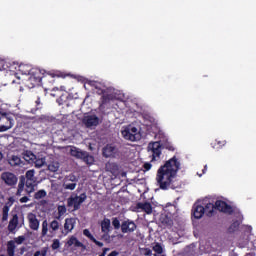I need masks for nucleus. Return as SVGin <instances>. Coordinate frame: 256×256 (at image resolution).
<instances>
[{
	"instance_id": "1",
	"label": "nucleus",
	"mask_w": 256,
	"mask_h": 256,
	"mask_svg": "<svg viewBox=\"0 0 256 256\" xmlns=\"http://www.w3.org/2000/svg\"><path fill=\"white\" fill-rule=\"evenodd\" d=\"M181 169V162L177 156H173L164 165L160 166L156 173V183L162 191H169V189H177L179 184L175 181L177 173Z\"/></svg>"
},
{
	"instance_id": "2",
	"label": "nucleus",
	"mask_w": 256,
	"mask_h": 256,
	"mask_svg": "<svg viewBox=\"0 0 256 256\" xmlns=\"http://www.w3.org/2000/svg\"><path fill=\"white\" fill-rule=\"evenodd\" d=\"M23 191H25L27 195L35 193V180H26L25 176H20L16 197H21V195H23Z\"/></svg>"
},
{
	"instance_id": "3",
	"label": "nucleus",
	"mask_w": 256,
	"mask_h": 256,
	"mask_svg": "<svg viewBox=\"0 0 256 256\" xmlns=\"http://www.w3.org/2000/svg\"><path fill=\"white\" fill-rule=\"evenodd\" d=\"M59 229H61V223L58 220H52L50 223L47 220H43L41 237H47L48 233H50L48 237H55Z\"/></svg>"
},
{
	"instance_id": "4",
	"label": "nucleus",
	"mask_w": 256,
	"mask_h": 256,
	"mask_svg": "<svg viewBox=\"0 0 256 256\" xmlns=\"http://www.w3.org/2000/svg\"><path fill=\"white\" fill-rule=\"evenodd\" d=\"M70 155L76 159H82L87 165H93V163H95V158L93 156L89 155L87 151H82L75 146L70 149Z\"/></svg>"
},
{
	"instance_id": "5",
	"label": "nucleus",
	"mask_w": 256,
	"mask_h": 256,
	"mask_svg": "<svg viewBox=\"0 0 256 256\" xmlns=\"http://www.w3.org/2000/svg\"><path fill=\"white\" fill-rule=\"evenodd\" d=\"M87 201V194L84 192L79 196L73 193L67 200L68 207H73V211H79L81 205Z\"/></svg>"
},
{
	"instance_id": "6",
	"label": "nucleus",
	"mask_w": 256,
	"mask_h": 256,
	"mask_svg": "<svg viewBox=\"0 0 256 256\" xmlns=\"http://www.w3.org/2000/svg\"><path fill=\"white\" fill-rule=\"evenodd\" d=\"M162 151L161 142L159 141L150 142L147 146V153L152 162L161 159Z\"/></svg>"
},
{
	"instance_id": "7",
	"label": "nucleus",
	"mask_w": 256,
	"mask_h": 256,
	"mask_svg": "<svg viewBox=\"0 0 256 256\" xmlns=\"http://www.w3.org/2000/svg\"><path fill=\"white\" fill-rule=\"evenodd\" d=\"M43 79H47V75L43 73V71L39 68H32L30 72V77L28 79L29 83H31L32 87H37L41 85V81Z\"/></svg>"
},
{
	"instance_id": "8",
	"label": "nucleus",
	"mask_w": 256,
	"mask_h": 256,
	"mask_svg": "<svg viewBox=\"0 0 256 256\" xmlns=\"http://www.w3.org/2000/svg\"><path fill=\"white\" fill-rule=\"evenodd\" d=\"M121 133L126 141H139L141 139V133L135 126H128Z\"/></svg>"
},
{
	"instance_id": "9",
	"label": "nucleus",
	"mask_w": 256,
	"mask_h": 256,
	"mask_svg": "<svg viewBox=\"0 0 256 256\" xmlns=\"http://www.w3.org/2000/svg\"><path fill=\"white\" fill-rule=\"evenodd\" d=\"M214 207L217 209V211H220V213H225L226 215H233L235 213L233 206L227 204V202L223 200H217Z\"/></svg>"
},
{
	"instance_id": "10",
	"label": "nucleus",
	"mask_w": 256,
	"mask_h": 256,
	"mask_svg": "<svg viewBox=\"0 0 256 256\" xmlns=\"http://www.w3.org/2000/svg\"><path fill=\"white\" fill-rule=\"evenodd\" d=\"M135 231H137V224L135 223V221H133L129 218L122 221V223H121V233L131 234V233H135Z\"/></svg>"
},
{
	"instance_id": "11",
	"label": "nucleus",
	"mask_w": 256,
	"mask_h": 256,
	"mask_svg": "<svg viewBox=\"0 0 256 256\" xmlns=\"http://www.w3.org/2000/svg\"><path fill=\"white\" fill-rule=\"evenodd\" d=\"M0 133L9 131L13 127V119L7 116V113L0 112Z\"/></svg>"
},
{
	"instance_id": "12",
	"label": "nucleus",
	"mask_w": 256,
	"mask_h": 256,
	"mask_svg": "<svg viewBox=\"0 0 256 256\" xmlns=\"http://www.w3.org/2000/svg\"><path fill=\"white\" fill-rule=\"evenodd\" d=\"M1 179L8 185V187H15L17 185V181H19V178L11 172H3L1 174Z\"/></svg>"
},
{
	"instance_id": "13",
	"label": "nucleus",
	"mask_w": 256,
	"mask_h": 256,
	"mask_svg": "<svg viewBox=\"0 0 256 256\" xmlns=\"http://www.w3.org/2000/svg\"><path fill=\"white\" fill-rule=\"evenodd\" d=\"M82 123L83 125H85V127H87L88 129H91V127H97V125H99V117H97V115H88L85 116L82 119Z\"/></svg>"
},
{
	"instance_id": "14",
	"label": "nucleus",
	"mask_w": 256,
	"mask_h": 256,
	"mask_svg": "<svg viewBox=\"0 0 256 256\" xmlns=\"http://www.w3.org/2000/svg\"><path fill=\"white\" fill-rule=\"evenodd\" d=\"M29 228L32 231H39V219H37V215H35L33 212L28 213L27 215Z\"/></svg>"
},
{
	"instance_id": "15",
	"label": "nucleus",
	"mask_w": 256,
	"mask_h": 256,
	"mask_svg": "<svg viewBox=\"0 0 256 256\" xmlns=\"http://www.w3.org/2000/svg\"><path fill=\"white\" fill-rule=\"evenodd\" d=\"M118 149L113 144L106 145L102 150L103 157L109 158V157H115L118 153Z\"/></svg>"
},
{
	"instance_id": "16",
	"label": "nucleus",
	"mask_w": 256,
	"mask_h": 256,
	"mask_svg": "<svg viewBox=\"0 0 256 256\" xmlns=\"http://www.w3.org/2000/svg\"><path fill=\"white\" fill-rule=\"evenodd\" d=\"M137 209H141L147 215H151L153 213V206L149 202H139L136 205Z\"/></svg>"
},
{
	"instance_id": "17",
	"label": "nucleus",
	"mask_w": 256,
	"mask_h": 256,
	"mask_svg": "<svg viewBox=\"0 0 256 256\" xmlns=\"http://www.w3.org/2000/svg\"><path fill=\"white\" fill-rule=\"evenodd\" d=\"M77 220L75 218H66L64 223V231L71 233L75 229Z\"/></svg>"
},
{
	"instance_id": "18",
	"label": "nucleus",
	"mask_w": 256,
	"mask_h": 256,
	"mask_svg": "<svg viewBox=\"0 0 256 256\" xmlns=\"http://www.w3.org/2000/svg\"><path fill=\"white\" fill-rule=\"evenodd\" d=\"M192 215L195 219H201L205 215V207L201 205H194L192 209Z\"/></svg>"
},
{
	"instance_id": "19",
	"label": "nucleus",
	"mask_w": 256,
	"mask_h": 256,
	"mask_svg": "<svg viewBox=\"0 0 256 256\" xmlns=\"http://www.w3.org/2000/svg\"><path fill=\"white\" fill-rule=\"evenodd\" d=\"M18 225H19V216L17 214H14L8 224V231L10 233H13V231H15L17 229Z\"/></svg>"
},
{
	"instance_id": "20",
	"label": "nucleus",
	"mask_w": 256,
	"mask_h": 256,
	"mask_svg": "<svg viewBox=\"0 0 256 256\" xmlns=\"http://www.w3.org/2000/svg\"><path fill=\"white\" fill-rule=\"evenodd\" d=\"M101 231L105 235H108L109 231H111V220L109 218H104L101 222Z\"/></svg>"
},
{
	"instance_id": "21",
	"label": "nucleus",
	"mask_w": 256,
	"mask_h": 256,
	"mask_svg": "<svg viewBox=\"0 0 256 256\" xmlns=\"http://www.w3.org/2000/svg\"><path fill=\"white\" fill-rule=\"evenodd\" d=\"M159 142L161 143L162 150L167 149L168 151H175V147L167 138H163L162 140H159Z\"/></svg>"
},
{
	"instance_id": "22",
	"label": "nucleus",
	"mask_w": 256,
	"mask_h": 256,
	"mask_svg": "<svg viewBox=\"0 0 256 256\" xmlns=\"http://www.w3.org/2000/svg\"><path fill=\"white\" fill-rule=\"evenodd\" d=\"M204 213H206L207 217H213L215 213V204L207 203L204 207Z\"/></svg>"
},
{
	"instance_id": "23",
	"label": "nucleus",
	"mask_w": 256,
	"mask_h": 256,
	"mask_svg": "<svg viewBox=\"0 0 256 256\" xmlns=\"http://www.w3.org/2000/svg\"><path fill=\"white\" fill-rule=\"evenodd\" d=\"M9 165H11V167H19L21 166V163H23V161H21V158L19 156H11V158H9L8 160Z\"/></svg>"
},
{
	"instance_id": "24",
	"label": "nucleus",
	"mask_w": 256,
	"mask_h": 256,
	"mask_svg": "<svg viewBox=\"0 0 256 256\" xmlns=\"http://www.w3.org/2000/svg\"><path fill=\"white\" fill-rule=\"evenodd\" d=\"M227 145V141L226 140H219L216 139L214 142L211 143V147L212 149H223V147H225Z\"/></svg>"
},
{
	"instance_id": "25",
	"label": "nucleus",
	"mask_w": 256,
	"mask_h": 256,
	"mask_svg": "<svg viewBox=\"0 0 256 256\" xmlns=\"http://www.w3.org/2000/svg\"><path fill=\"white\" fill-rule=\"evenodd\" d=\"M15 241L10 240L7 242V255L8 256H15Z\"/></svg>"
},
{
	"instance_id": "26",
	"label": "nucleus",
	"mask_w": 256,
	"mask_h": 256,
	"mask_svg": "<svg viewBox=\"0 0 256 256\" xmlns=\"http://www.w3.org/2000/svg\"><path fill=\"white\" fill-rule=\"evenodd\" d=\"M11 205L9 203H6L4 207L2 208V222L5 223L7 219H9V209Z\"/></svg>"
},
{
	"instance_id": "27",
	"label": "nucleus",
	"mask_w": 256,
	"mask_h": 256,
	"mask_svg": "<svg viewBox=\"0 0 256 256\" xmlns=\"http://www.w3.org/2000/svg\"><path fill=\"white\" fill-rule=\"evenodd\" d=\"M31 66L29 65H25V64H21L19 66V71L22 72V75H30L31 74Z\"/></svg>"
},
{
	"instance_id": "28",
	"label": "nucleus",
	"mask_w": 256,
	"mask_h": 256,
	"mask_svg": "<svg viewBox=\"0 0 256 256\" xmlns=\"http://www.w3.org/2000/svg\"><path fill=\"white\" fill-rule=\"evenodd\" d=\"M106 169L107 171H110V173H117V171H119V166L115 163H107L106 164Z\"/></svg>"
},
{
	"instance_id": "29",
	"label": "nucleus",
	"mask_w": 256,
	"mask_h": 256,
	"mask_svg": "<svg viewBox=\"0 0 256 256\" xmlns=\"http://www.w3.org/2000/svg\"><path fill=\"white\" fill-rule=\"evenodd\" d=\"M239 225H241V223L239 222V220L234 221L228 228V233H235V231H239Z\"/></svg>"
},
{
	"instance_id": "30",
	"label": "nucleus",
	"mask_w": 256,
	"mask_h": 256,
	"mask_svg": "<svg viewBox=\"0 0 256 256\" xmlns=\"http://www.w3.org/2000/svg\"><path fill=\"white\" fill-rule=\"evenodd\" d=\"M57 210H58V215L56 216L57 220L61 219L63 215L67 213V207H65V205H59Z\"/></svg>"
},
{
	"instance_id": "31",
	"label": "nucleus",
	"mask_w": 256,
	"mask_h": 256,
	"mask_svg": "<svg viewBox=\"0 0 256 256\" xmlns=\"http://www.w3.org/2000/svg\"><path fill=\"white\" fill-rule=\"evenodd\" d=\"M60 164L59 162H51L48 165V171H51L52 173H57L59 171Z\"/></svg>"
},
{
	"instance_id": "32",
	"label": "nucleus",
	"mask_w": 256,
	"mask_h": 256,
	"mask_svg": "<svg viewBox=\"0 0 256 256\" xmlns=\"http://www.w3.org/2000/svg\"><path fill=\"white\" fill-rule=\"evenodd\" d=\"M44 197H47V191L45 190H39L34 194V199L39 201V199H44Z\"/></svg>"
},
{
	"instance_id": "33",
	"label": "nucleus",
	"mask_w": 256,
	"mask_h": 256,
	"mask_svg": "<svg viewBox=\"0 0 256 256\" xmlns=\"http://www.w3.org/2000/svg\"><path fill=\"white\" fill-rule=\"evenodd\" d=\"M162 225H165L166 227H173V219L165 216L161 220Z\"/></svg>"
},
{
	"instance_id": "34",
	"label": "nucleus",
	"mask_w": 256,
	"mask_h": 256,
	"mask_svg": "<svg viewBox=\"0 0 256 256\" xmlns=\"http://www.w3.org/2000/svg\"><path fill=\"white\" fill-rule=\"evenodd\" d=\"M112 226L116 231L121 229V221H119V218L117 217L112 218Z\"/></svg>"
},
{
	"instance_id": "35",
	"label": "nucleus",
	"mask_w": 256,
	"mask_h": 256,
	"mask_svg": "<svg viewBox=\"0 0 256 256\" xmlns=\"http://www.w3.org/2000/svg\"><path fill=\"white\" fill-rule=\"evenodd\" d=\"M34 165L36 169H41L43 165H45V158H38L34 161Z\"/></svg>"
},
{
	"instance_id": "36",
	"label": "nucleus",
	"mask_w": 256,
	"mask_h": 256,
	"mask_svg": "<svg viewBox=\"0 0 256 256\" xmlns=\"http://www.w3.org/2000/svg\"><path fill=\"white\" fill-rule=\"evenodd\" d=\"M77 187V183H64L63 188L68 191H75V188Z\"/></svg>"
},
{
	"instance_id": "37",
	"label": "nucleus",
	"mask_w": 256,
	"mask_h": 256,
	"mask_svg": "<svg viewBox=\"0 0 256 256\" xmlns=\"http://www.w3.org/2000/svg\"><path fill=\"white\" fill-rule=\"evenodd\" d=\"M61 247V241L59 239H54L51 244L52 251H57Z\"/></svg>"
},
{
	"instance_id": "38",
	"label": "nucleus",
	"mask_w": 256,
	"mask_h": 256,
	"mask_svg": "<svg viewBox=\"0 0 256 256\" xmlns=\"http://www.w3.org/2000/svg\"><path fill=\"white\" fill-rule=\"evenodd\" d=\"M24 177L26 180H35V170H28Z\"/></svg>"
},
{
	"instance_id": "39",
	"label": "nucleus",
	"mask_w": 256,
	"mask_h": 256,
	"mask_svg": "<svg viewBox=\"0 0 256 256\" xmlns=\"http://www.w3.org/2000/svg\"><path fill=\"white\" fill-rule=\"evenodd\" d=\"M153 251H155V253H157L158 255H163V246L157 243L156 245L153 246Z\"/></svg>"
},
{
	"instance_id": "40",
	"label": "nucleus",
	"mask_w": 256,
	"mask_h": 256,
	"mask_svg": "<svg viewBox=\"0 0 256 256\" xmlns=\"http://www.w3.org/2000/svg\"><path fill=\"white\" fill-rule=\"evenodd\" d=\"M140 253L141 255H145V256L153 255V251L150 248H141Z\"/></svg>"
},
{
	"instance_id": "41",
	"label": "nucleus",
	"mask_w": 256,
	"mask_h": 256,
	"mask_svg": "<svg viewBox=\"0 0 256 256\" xmlns=\"http://www.w3.org/2000/svg\"><path fill=\"white\" fill-rule=\"evenodd\" d=\"M48 248L45 247L41 251H36L33 256H47Z\"/></svg>"
},
{
	"instance_id": "42",
	"label": "nucleus",
	"mask_w": 256,
	"mask_h": 256,
	"mask_svg": "<svg viewBox=\"0 0 256 256\" xmlns=\"http://www.w3.org/2000/svg\"><path fill=\"white\" fill-rule=\"evenodd\" d=\"M83 235H85V237H87L88 239H90V241L95 239V236H93V234H91V232L89 231V229H84L83 230Z\"/></svg>"
},
{
	"instance_id": "43",
	"label": "nucleus",
	"mask_w": 256,
	"mask_h": 256,
	"mask_svg": "<svg viewBox=\"0 0 256 256\" xmlns=\"http://www.w3.org/2000/svg\"><path fill=\"white\" fill-rule=\"evenodd\" d=\"M101 103L102 104L100 105V107H103V105H107V103H109V96L102 95Z\"/></svg>"
},
{
	"instance_id": "44",
	"label": "nucleus",
	"mask_w": 256,
	"mask_h": 256,
	"mask_svg": "<svg viewBox=\"0 0 256 256\" xmlns=\"http://www.w3.org/2000/svg\"><path fill=\"white\" fill-rule=\"evenodd\" d=\"M23 241H25V236H18L15 238V243H17V245L23 244Z\"/></svg>"
},
{
	"instance_id": "45",
	"label": "nucleus",
	"mask_w": 256,
	"mask_h": 256,
	"mask_svg": "<svg viewBox=\"0 0 256 256\" xmlns=\"http://www.w3.org/2000/svg\"><path fill=\"white\" fill-rule=\"evenodd\" d=\"M35 103H36V108L34 109V111H39V109H41V98L37 97Z\"/></svg>"
},
{
	"instance_id": "46",
	"label": "nucleus",
	"mask_w": 256,
	"mask_h": 256,
	"mask_svg": "<svg viewBox=\"0 0 256 256\" xmlns=\"http://www.w3.org/2000/svg\"><path fill=\"white\" fill-rule=\"evenodd\" d=\"M77 239V237L72 236L68 241H67V245L68 247H72V245H75V240Z\"/></svg>"
},
{
	"instance_id": "47",
	"label": "nucleus",
	"mask_w": 256,
	"mask_h": 256,
	"mask_svg": "<svg viewBox=\"0 0 256 256\" xmlns=\"http://www.w3.org/2000/svg\"><path fill=\"white\" fill-rule=\"evenodd\" d=\"M151 167H152V165L149 162H146L143 165V168L145 169V171H150Z\"/></svg>"
},
{
	"instance_id": "48",
	"label": "nucleus",
	"mask_w": 256,
	"mask_h": 256,
	"mask_svg": "<svg viewBox=\"0 0 256 256\" xmlns=\"http://www.w3.org/2000/svg\"><path fill=\"white\" fill-rule=\"evenodd\" d=\"M92 243H95V245H97V247H103V242H100L99 240H97L96 238H94L92 240Z\"/></svg>"
},
{
	"instance_id": "49",
	"label": "nucleus",
	"mask_w": 256,
	"mask_h": 256,
	"mask_svg": "<svg viewBox=\"0 0 256 256\" xmlns=\"http://www.w3.org/2000/svg\"><path fill=\"white\" fill-rule=\"evenodd\" d=\"M75 242H74V245H75V247H83V244L81 243V241H79L77 238H76V240H74Z\"/></svg>"
},
{
	"instance_id": "50",
	"label": "nucleus",
	"mask_w": 256,
	"mask_h": 256,
	"mask_svg": "<svg viewBox=\"0 0 256 256\" xmlns=\"http://www.w3.org/2000/svg\"><path fill=\"white\" fill-rule=\"evenodd\" d=\"M29 201V197L27 196H23L22 198H20V203H27Z\"/></svg>"
},
{
	"instance_id": "51",
	"label": "nucleus",
	"mask_w": 256,
	"mask_h": 256,
	"mask_svg": "<svg viewBox=\"0 0 256 256\" xmlns=\"http://www.w3.org/2000/svg\"><path fill=\"white\" fill-rule=\"evenodd\" d=\"M47 76L52 78L60 77L59 73H48Z\"/></svg>"
},
{
	"instance_id": "52",
	"label": "nucleus",
	"mask_w": 256,
	"mask_h": 256,
	"mask_svg": "<svg viewBox=\"0 0 256 256\" xmlns=\"http://www.w3.org/2000/svg\"><path fill=\"white\" fill-rule=\"evenodd\" d=\"M8 205H10V207H11V205H13V203H15V199L13 198V197H10L9 199H8Z\"/></svg>"
},
{
	"instance_id": "53",
	"label": "nucleus",
	"mask_w": 256,
	"mask_h": 256,
	"mask_svg": "<svg viewBox=\"0 0 256 256\" xmlns=\"http://www.w3.org/2000/svg\"><path fill=\"white\" fill-rule=\"evenodd\" d=\"M118 255H119V252L114 250L108 256H118Z\"/></svg>"
},
{
	"instance_id": "54",
	"label": "nucleus",
	"mask_w": 256,
	"mask_h": 256,
	"mask_svg": "<svg viewBox=\"0 0 256 256\" xmlns=\"http://www.w3.org/2000/svg\"><path fill=\"white\" fill-rule=\"evenodd\" d=\"M99 95H103V93H105V90H99Z\"/></svg>"
},
{
	"instance_id": "55",
	"label": "nucleus",
	"mask_w": 256,
	"mask_h": 256,
	"mask_svg": "<svg viewBox=\"0 0 256 256\" xmlns=\"http://www.w3.org/2000/svg\"><path fill=\"white\" fill-rule=\"evenodd\" d=\"M205 171H207V165L204 166L203 173H205Z\"/></svg>"
},
{
	"instance_id": "56",
	"label": "nucleus",
	"mask_w": 256,
	"mask_h": 256,
	"mask_svg": "<svg viewBox=\"0 0 256 256\" xmlns=\"http://www.w3.org/2000/svg\"><path fill=\"white\" fill-rule=\"evenodd\" d=\"M3 159V153L0 152V161Z\"/></svg>"
},
{
	"instance_id": "57",
	"label": "nucleus",
	"mask_w": 256,
	"mask_h": 256,
	"mask_svg": "<svg viewBox=\"0 0 256 256\" xmlns=\"http://www.w3.org/2000/svg\"><path fill=\"white\" fill-rule=\"evenodd\" d=\"M41 203H42V205H45V203H47V201L43 200V201H41Z\"/></svg>"
},
{
	"instance_id": "58",
	"label": "nucleus",
	"mask_w": 256,
	"mask_h": 256,
	"mask_svg": "<svg viewBox=\"0 0 256 256\" xmlns=\"http://www.w3.org/2000/svg\"><path fill=\"white\" fill-rule=\"evenodd\" d=\"M0 256H5V254H1Z\"/></svg>"
},
{
	"instance_id": "59",
	"label": "nucleus",
	"mask_w": 256,
	"mask_h": 256,
	"mask_svg": "<svg viewBox=\"0 0 256 256\" xmlns=\"http://www.w3.org/2000/svg\"><path fill=\"white\" fill-rule=\"evenodd\" d=\"M32 157H35V155H34V154H32Z\"/></svg>"
},
{
	"instance_id": "60",
	"label": "nucleus",
	"mask_w": 256,
	"mask_h": 256,
	"mask_svg": "<svg viewBox=\"0 0 256 256\" xmlns=\"http://www.w3.org/2000/svg\"><path fill=\"white\" fill-rule=\"evenodd\" d=\"M0 117H2V115L0 114Z\"/></svg>"
}]
</instances>
